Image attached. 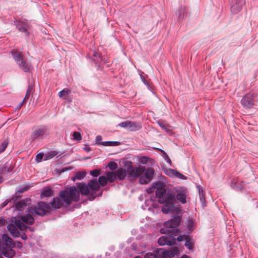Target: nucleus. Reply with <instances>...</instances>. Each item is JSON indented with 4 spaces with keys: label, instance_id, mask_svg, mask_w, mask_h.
Here are the masks:
<instances>
[{
    "label": "nucleus",
    "instance_id": "nucleus-26",
    "mask_svg": "<svg viewBox=\"0 0 258 258\" xmlns=\"http://www.w3.org/2000/svg\"><path fill=\"white\" fill-rule=\"evenodd\" d=\"M165 174L169 176L177 177V171L171 168H163Z\"/></svg>",
    "mask_w": 258,
    "mask_h": 258
},
{
    "label": "nucleus",
    "instance_id": "nucleus-29",
    "mask_svg": "<svg viewBox=\"0 0 258 258\" xmlns=\"http://www.w3.org/2000/svg\"><path fill=\"white\" fill-rule=\"evenodd\" d=\"M120 144L119 142L117 141H105L103 142L102 146H117Z\"/></svg>",
    "mask_w": 258,
    "mask_h": 258
},
{
    "label": "nucleus",
    "instance_id": "nucleus-25",
    "mask_svg": "<svg viewBox=\"0 0 258 258\" xmlns=\"http://www.w3.org/2000/svg\"><path fill=\"white\" fill-rule=\"evenodd\" d=\"M53 194V190L48 187L44 188L41 192V197H48L51 196Z\"/></svg>",
    "mask_w": 258,
    "mask_h": 258
},
{
    "label": "nucleus",
    "instance_id": "nucleus-28",
    "mask_svg": "<svg viewBox=\"0 0 258 258\" xmlns=\"http://www.w3.org/2000/svg\"><path fill=\"white\" fill-rule=\"evenodd\" d=\"M57 152L55 151H52L49 152H47L45 154L44 160H47L50 159L54 157L57 154Z\"/></svg>",
    "mask_w": 258,
    "mask_h": 258
},
{
    "label": "nucleus",
    "instance_id": "nucleus-8",
    "mask_svg": "<svg viewBox=\"0 0 258 258\" xmlns=\"http://www.w3.org/2000/svg\"><path fill=\"white\" fill-rule=\"evenodd\" d=\"M258 100V92L250 90L246 93L241 99V104L245 109L253 108Z\"/></svg>",
    "mask_w": 258,
    "mask_h": 258
},
{
    "label": "nucleus",
    "instance_id": "nucleus-42",
    "mask_svg": "<svg viewBox=\"0 0 258 258\" xmlns=\"http://www.w3.org/2000/svg\"><path fill=\"white\" fill-rule=\"evenodd\" d=\"M149 160V158L148 157L146 156H143L140 158L139 161L141 163L143 164H147Z\"/></svg>",
    "mask_w": 258,
    "mask_h": 258
},
{
    "label": "nucleus",
    "instance_id": "nucleus-13",
    "mask_svg": "<svg viewBox=\"0 0 258 258\" xmlns=\"http://www.w3.org/2000/svg\"><path fill=\"white\" fill-rule=\"evenodd\" d=\"M91 192V200H94L97 196H101L102 194V191L99 194H96L100 188V185L96 179H91L88 183Z\"/></svg>",
    "mask_w": 258,
    "mask_h": 258
},
{
    "label": "nucleus",
    "instance_id": "nucleus-44",
    "mask_svg": "<svg viewBox=\"0 0 258 258\" xmlns=\"http://www.w3.org/2000/svg\"><path fill=\"white\" fill-rule=\"evenodd\" d=\"M45 155H44L43 153H40L38 154L36 157V161L37 162H40L41 161H42V158Z\"/></svg>",
    "mask_w": 258,
    "mask_h": 258
},
{
    "label": "nucleus",
    "instance_id": "nucleus-45",
    "mask_svg": "<svg viewBox=\"0 0 258 258\" xmlns=\"http://www.w3.org/2000/svg\"><path fill=\"white\" fill-rule=\"evenodd\" d=\"M196 187L198 189L199 195H200V194H205L204 190L201 185H200L199 184H197Z\"/></svg>",
    "mask_w": 258,
    "mask_h": 258
},
{
    "label": "nucleus",
    "instance_id": "nucleus-34",
    "mask_svg": "<svg viewBox=\"0 0 258 258\" xmlns=\"http://www.w3.org/2000/svg\"><path fill=\"white\" fill-rule=\"evenodd\" d=\"M131 121H126L119 123L118 126L123 128H126L130 129V126Z\"/></svg>",
    "mask_w": 258,
    "mask_h": 258
},
{
    "label": "nucleus",
    "instance_id": "nucleus-19",
    "mask_svg": "<svg viewBox=\"0 0 258 258\" xmlns=\"http://www.w3.org/2000/svg\"><path fill=\"white\" fill-rule=\"evenodd\" d=\"M15 23L17 28L20 31L25 33L26 36L29 35V32L27 29L28 26L25 23L21 21H16L15 22Z\"/></svg>",
    "mask_w": 258,
    "mask_h": 258
},
{
    "label": "nucleus",
    "instance_id": "nucleus-5",
    "mask_svg": "<svg viewBox=\"0 0 258 258\" xmlns=\"http://www.w3.org/2000/svg\"><path fill=\"white\" fill-rule=\"evenodd\" d=\"M173 214V218L164 223L166 233L168 235L162 236L159 238L158 243L160 245H172L176 244V238L174 236L177 235V212Z\"/></svg>",
    "mask_w": 258,
    "mask_h": 258
},
{
    "label": "nucleus",
    "instance_id": "nucleus-53",
    "mask_svg": "<svg viewBox=\"0 0 258 258\" xmlns=\"http://www.w3.org/2000/svg\"><path fill=\"white\" fill-rule=\"evenodd\" d=\"M84 149L87 152H89L91 151V148L90 147H88V146H86V147H84Z\"/></svg>",
    "mask_w": 258,
    "mask_h": 258
},
{
    "label": "nucleus",
    "instance_id": "nucleus-39",
    "mask_svg": "<svg viewBox=\"0 0 258 258\" xmlns=\"http://www.w3.org/2000/svg\"><path fill=\"white\" fill-rule=\"evenodd\" d=\"M90 174L93 177H97L101 173L100 169H95L90 171Z\"/></svg>",
    "mask_w": 258,
    "mask_h": 258
},
{
    "label": "nucleus",
    "instance_id": "nucleus-17",
    "mask_svg": "<svg viewBox=\"0 0 258 258\" xmlns=\"http://www.w3.org/2000/svg\"><path fill=\"white\" fill-rule=\"evenodd\" d=\"M77 185L79 189V190L77 189L79 194L80 192H81L83 195H89V199L90 200H92L91 192L90 191L89 187L87 184L82 183H77ZM76 189L77 188H76Z\"/></svg>",
    "mask_w": 258,
    "mask_h": 258
},
{
    "label": "nucleus",
    "instance_id": "nucleus-24",
    "mask_svg": "<svg viewBox=\"0 0 258 258\" xmlns=\"http://www.w3.org/2000/svg\"><path fill=\"white\" fill-rule=\"evenodd\" d=\"M142 127V124L140 122H135L131 121L130 126V130L134 132L138 131Z\"/></svg>",
    "mask_w": 258,
    "mask_h": 258
},
{
    "label": "nucleus",
    "instance_id": "nucleus-46",
    "mask_svg": "<svg viewBox=\"0 0 258 258\" xmlns=\"http://www.w3.org/2000/svg\"><path fill=\"white\" fill-rule=\"evenodd\" d=\"M15 244L14 245H13V246L17 247L18 248H22L23 247L22 243L20 241H16L15 242H14Z\"/></svg>",
    "mask_w": 258,
    "mask_h": 258
},
{
    "label": "nucleus",
    "instance_id": "nucleus-33",
    "mask_svg": "<svg viewBox=\"0 0 258 258\" xmlns=\"http://www.w3.org/2000/svg\"><path fill=\"white\" fill-rule=\"evenodd\" d=\"M199 198L202 207L205 208L207 206L205 194H200V195H199Z\"/></svg>",
    "mask_w": 258,
    "mask_h": 258
},
{
    "label": "nucleus",
    "instance_id": "nucleus-16",
    "mask_svg": "<svg viewBox=\"0 0 258 258\" xmlns=\"http://www.w3.org/2000/svg\"><path fill=\"white\" fill-rule=\"evenodd\" d=\"M189 17L188 11L187 8L184 6H181L178 8V27L180 25V21H183L186 23Z\"/></svg>",
    "mask_w": 258,
    "mask_h": 258
},
{
    "label": "nucleus",
    "instance_id": "nucleus-32",
    "mask_svg": "<svg viewBox=\"0 0 258 258\" xmlns=\"http://www.w3.org/2000/svg\"><path fill=\"white\" fill-rule=\"evenodd\" d=\"M107 178L106 177V176H99V178H98V182L99 183V185H105L107 183Z\"/></svg>",
    "mask_w": 258,
    "mask_h": 258
},
{
    "label": "nucleus",
    "instance_id": "nucleus-10",
    "mask_svg": "<svg viewBox=\"0 0 258 258\" xmlns=\"http://www.w3.org/2000/svg\"><path fill=\"white\" fill-rule=\"evenodd\" d=\"M11 53L21 70L25 73L30 72L31 65L24 59L23 56L20 53L13 50Z\"/></svg>",
    "mask_w": 258,
    "mask_h": 258
},
{
    "label": "nucleus",
    "instance_id": "nucleus-54",
    "mask_svg": "<svg viewBox=\"0 0 258 258\" xmlns=\"http://www.w3.org/2000/svg\"><path fill=\"white\" fill-rule=\"evenodd\" d=\"M25 100L24 99H23L22 100V101L19 104V105L18 106V108H21L22 106V104L25 102Z\"/></svg>",
    "mask_w": 258,
    "mask_h": 258
},
{
    "label": "nucleus",
    "instance_id": "nucleus-21",
    "mask_svg": "<svg viewBox=\"0 0 258 258\" xmlns=\"http://www.w3.org/2000/svg\"><path fill=\"white\" fill-rule=\"evenodd\" d=\"M115 173L116 178L119 180H123L126 176L127 170H125L123 168H119L115 172Z\"/></svg>",
    "mask_w": 258,
    "mask_h": 258
},
{
    "label": "nucleus",
    "instance_id": "nucleus-11",
    "mask_svg": "<svg viewBox=\"0 0 258 258\" xmlns=\"http://www.w3.org/2000/svg\"><path fill=\"white\" fill-rule=\"evenodd\" d=\"M48 135V131L46 127L43 126H36L31 135L32 141H38L45 139Z\"/></svg>",
    "mask_w": 258,
    "mask_h": 258
},
{
    "label": "nucleus",
    "instance_id": "nucleus-36",
    "mask_svg": "<svg viewBox=\"0 0 258 258\" xmlns=\"http://www.w3.org/2000/svg\"><path fill=\"white\" fill-rule=\"evenodd\" d=\"M107 167H108L110 170H114L117 169L118 165L116 162L114 161H111L108 163Z\"/></svg>",
    "mask_w": 258,
    "mask_h": 258
},
{
    "label": "nucleus",
    "instance_id": "nucleus-18",
    "mask_svg": "<svg viewBox=\"0 0 258 258\" xmlns=\"http://www.w3.org/2000/svg\"><path fill=\"white\" fill-rule=\"evenodd\" d=\"M243 181L240 182L236 181L234 179L231 180L230 182V186L231 188L236 191H242L243 188Z\"/></svg>",
    "mask_w": 258,
    "mask_h": 258
},
{
    "label": "nucleus",
    "instance_id": "nucleus-38",
    "mask_svg": "<svg viewBox=\"0 0 258 258\" xmlns=\"http://www.w3.org/2000/svg\"><path fill=\"white\" fill-rule=\"evenodd\" d=\"M32 89H33L32 87L29 85L28 86V89H27V90L25 96V97L24 98V99L25 100H26V99L29 98V97H30V95L31 94Z\"/></svg>",
    "mask_w": 258,
    "mask_h": 258
},
{
    "label": "nucleus",
    "instance_id": "nucleus-35",
    "mask_svg": "<svg viewBox=\"0 0 258 258\" xmlns=\"http://www.w3.org/2000/svg\"><path fill=\"white\" fill-rule=\"evenodd\" d=\"M93 61L95 63H98L100 62V61L101 60V57L100 56L99 54L96 52H94L93 53Z\"/></svg>",
    "mask_w": 258,
    "mask_h": 258
},
{
    "label": "nucleus",
    "instance_id": "nucleus-14",
    "mask_svg": "<svg viewBox=\"0 0 258 258\" xmlns=\"http://www.w3.org/2000/svg\"><path fill=\"white\" fill-rule=\"evenodd\" d=\"M245 4V0H232L231 2V11L233 14L239 13Z\"/></svg>",
    "mask_w": 258,
    "mask_h": 258
},
{
    "label": "nucleus",
    "instance_id": "nucleus-50",
    "mask_svg": "<svg viewBox=\"0 0 258 258\" xmlns=\"http://www.w3.org/2000/svg\"><path fill=\"white\" fill-rule=\"evenodd\" d=\"M140 77H141V78L142 79V81L144 83V84H145L147 86H149L148 83L146 81V80L145 79L144 76L143 75H140Z\"/></svg>",
    "mask_w": 258,
    "mask_h": 258
},
{
    "label": "nucleus",
    "instance_id": "nucleus-31",
    "mask_svg": "<svg viewBox=\"0 0 258 258\" xmlns=\"http://www.w3.org/2000/svg\"><path fill=\"white\" fill-rule=\"evenodd\" d=\"M158 150H159L161 151L162 156L165 159V160L169 164V165L170 166H172L171 160L169 158V156H168L166 152L162 149H158Z\"/></svg>",
    "mask_w": 258,
    "mask_h": 258
},
{
    "label": "nucleus",
    "instance_id": "nucleus-56",
    "mask_svg": "<svg viewBox=\"0 0 258 258\" xmlns=\"http://www.w3.org/2000/svg\"><path fill=\"white\" fill-rule=\"evenodd\" d=\"M7 203L6 202H4V203L2 204V207L3 208V207H5V206L7 205Z\"/></svg>",
    "mask_w": 258,
    "mask_h": 258
},
{
    "label": "nucleus",
    "instance_id": "nucleus-2",
    "mask_svg": "<svg viewBox=\"0 0 258 258\" xmlns=\"http://www.w3.org/2000/svg\"><path fill=\"white\" fill-rule=\"evenodd\" d=\"M155 188L156 196L158 202L163 204L162 211L163 213L169 214L177 212V207L174 205L177 195L169 189L164 188L165 184L164 182L158 181L153 184Z\"/></svg>",
    "mask_w": 258,
    "mask_h": 258
},
{
    "label": "nucleus",
    "instance_id": "nucleus-48",
    "mask_svg": "<svg viewBox=\"0 0 258 258\" xmlns=\"http://www.w3.org/2000/svg\"><path fill=\"white\" fill-rule=\"evenodd\" d=\"M187 177L186 176L183 175L181 173L178 171V179L185 180L187 179Z\"/></svg>",
    "mask_w": 258,
    "mask_h": 258
},
{
    "label": "nucleus",
    "instance_id": "nucleus-12",
    "mask_svg": "<svg viewBox=\"0 0 258 258\" xmlns=\"http://www.w3.org/2000/svg\"><path fill=\"white\" fill-rule=\"evenodd\" d=\"M187 187L183 186H178V203L186 204L189 203L190 198Z\"/></svg>",
    "mask_w": 258,
    "mask_h": 258
},
{
    "label": "nucleus",
    "instance_id": "nucleus-37",
    "mask_svg": "<svg viewBox=\"0 0 258 258\" xmlns=\"http://www.w3.org/2000/svg\"><path fill=\"white\" fill-rule=\"evenodd\" d=\"M183 248V247L181 245V244L178 243V255L179 254V253L182 251V249ZM178 258H191L190 256L186 254H182L180 257H178Z\"/></svg>",
    "mask_w": 258,
    "mask_h": 258
},
{
    "label": "nucleus",
    "instance_id": "nucleus-57",
    "mask_svg": "<svg viewBox=\"0 0 258 258\" xmlns=\"http://www.w3.org/2000/svg\"><path fill=\"white\" fill-rule=\"evenodd\" d=\"M134 258H142V257L141 256H136V257H135Z\"/></svg>",
    "mask_w": 258,
    "mask_h": 258
},
{
    "label": "nucleus",
    "instance_id": "nucleus-3",
    "mask_svg": "<svg viewBox=\"0 0 258 258\" xmlns=\"http://www.w3.org/2000/svg\"><path fill=\"white\" fill-rule=\"evenodd\" d=\"M124 166L127 168V178L130 181H133L137 178H139V182L141 184H146L149 183L155 174L153 168H146L145 166H139L135 168L133 166L132 162L127 161L124 163Z\"/></svg>",
    "mask_w": 258,
    "mask_h": 258
},
{
    "label": "nucleus",
    "instance_id": "nucleus-40",
    "mask_svg": "<svg viewBox=\"0 0 258 258\" xmlns=\"http://www.w3.org/2000/svg\"><path fill=\"white\" fill-rule=\"evenodd\" d=\"M73 138L77 141H80L82 139L81 134L78 132H74L73 133Z\"/></svg>",
    "mask_w": 258,
    "mask_h": 258
},
{
    "label": "nucleus",
    "instance_id": "nucleus-4",
    "mask_svg": "<svg viewBox=\"0 0 258 258\" xmlns=\"http://www.w3.org/2000/svg\"><path fill=\"white\" fill-rule=\"evenodd\" d=\"M197 227L196 220L189 216L187 211H185L182 206L178 204V237L186 238L192 234Z\"/></svg>",
    "mask_w": 258,
    "mask_h": 258
},
{
    "label": "nucleus",
    "instance_id": "nucleus-15",
    "mask_svg": "<svg viewBox=\"0 0 258 258\" xmlns=\"http://www.w3.org/2000/svg\"><path fill=\"white\" fill-rule=\"evenodd\" d=\"M182 241H184V245L189 251L194 252L195 241L192 234L188 235L185 238L182 237L179 240H178V242Z\"/></svg>",
    "mask_w": 258,
    "mask_h": 258
},
{
    "label": "nucleus",
    "instance_id": "nucleus-20",
    "mask_svg": "<svg viewBox=\"0 0 258 258\" xmlns=\"http://www.w3.org/2000/svg\"><path fill=\"white\" fill-rule=\"evenodd\" d=\"M30 203V200L26 198L16 204V209L18 211H23L25 207Z\"/></svg>",
    "mask_w": 258,
    "mask_h": 258
},
{
    "label": "nucleus",
    "instance_id": "nucleus-51",
    "mask_svg": "<svg viewBox=\"0 0 258 258\" xmlns=\"http://www.w3.org/2000/svg\"><path fill=\"white\" fill-rule=\"evenodd\" d=\"M6 223V220L3 217H0V226L4 225Z\"/></svg>",
    "mask_w": 258,
    "mask_h": 258
},
{
    "label": "nucleus",
    "instance_id": "nucleus-22",
    "mask_svg": "<svg viewBox=\"0 0 258 258\" xmlns=\"http://www.w3.org/2000/svg\"><path fill=\"white\" fill-rule=\"evenodd\" d=\"M71 92V90L69 89H63L58 93V96L69 101H72V98L68 97L69 94H70Z\"/></svg>",
    "mask_w": 258,
    "mask_h": 258
},
{
    "label": "nucleus",
    "instance_id": "nucleus-23",
    "mask_svg": "<svg viewBox=\"0 0 258 258\" xmlns=\"http://www.w3.org/2000/svg\"><path fill=\"white\" fill-rule=\"evenodd\" d=\"M13 168L6 163L3 165H0V175L5 174L11 172Z\"/></svg>",
    "mask_w": 258,
    "mask_h": 258
},
{
    "label": "nucleus",
    "instance_id": "nucleus-43",
    "mask_svg": "<svg viewBox=\"0 0 258 258\" xmlns=\"http://www.w3.org/2000/svg\"><path fill=\"white\" fill-rule=\"evenodd\" d=\"M102 137L100 135L97 136L95 139L96 144L98 145H101L103 142H101Z\"/></svg>",
    "mask_w": 258,
    "mask_h": 258
},
{
    "label": "nucleus",
    "instance_id": "nucleus-9",
    "mask_svg": "<svg viewBox=\"0 0 258 258\" xmlns=\"http://www.w3.org/2000/svg\"><path fill=\"white\" fill-rule=\"evenodd\" d=\"M2 240L5 242V246L1 249L2 253L8 258L13 257L16 254L15 251L12 248L14 245L11 238L7 234H4L2 237Z\"/></svg>",
    "mask_w": 258,
    "mask_h": 258
},
{
    "label": "nucleus",
    "instance_id": "nucleus-49",
    "mask_svg": "<svg viewBox=\"0 0 258 258\" xmlns=\"http://www.w3.org/2000/svg\"><path fill=\"white\" fill-rule=\"evenodd\" d=\"M28 189H29L28 187L25 186V187L20 188L18 191L20 193H23V192H25V191H27Z\"/></svg>",
    "mask_w": 258,
    "mask_h": 258
},
{
    "label": "nucleus",
    "instance_id": "nucleus-27",
    "mask_svg": "<svg viewBox=\"0 0 258 258\" xmlns=\"http://www.w3.org/2000/svg\"><path fill=\"white\" fill-rule=\"evenodd\" d=\"M106 177L110 182H114L116 179L115 172L108 171L106 173Z\"/></svg>",
    "mask_w": 258,
    "mask_h": 258
},
{
    "label": "nucleus",
    "instance_id": "nucleus-55",
    "mask_svg": "<svg viewBox=\"0 0 258 258\" xmlns=\"http://www.w3.org/2000/svg\"><path fill=\"white\" fill-rule=\"evenodd\" d=\"M4 181L3 177H2V175H0V184L2 183Z\"/></svg>",
    "mask_w": 258,
    "mask_h": 258
},
{
    "label": "nucleus",
    "instance_id": "nucleus-41",
    "mask_svg": "<svg viewBox=\"0 0 258 258\" xmlns=\"http://www.w3.org/2000/svg\"><path fill=\"white\" fill-rule=\"evenodd\" d=\"M8 145V141H4L0 147V153L4 152L7 148Z\"/></svg>",
    "mask_w": 258,
    "mask_h": 258
},
{
    "label": "nucleus",
    "instance_id": "nucleus-6",
    "mask_svg": "<svg viewBox=\"0 0 258 258\" xmlns=\"http://www.w3.org/2000/svg\"><path fill=\"white\" fill-rule=\"evenodd\" d=\"M26 224L22 221L19 216L17 218H12V223L8 225L7 228L13 236L20 237L22 239L26 240L27 239L26 234L23 232H20L19 230L22 231L29 228V226Z\"/></svg>",
    "mask_w": 258,
    "mask_h": 258
},
{
    "label": "nucleus",
    "instance_id": "nucleus-7",
    "mask_svg": "<svg viewBox=\"0 0 258 258\" xmlns=\"http://www.w3.org/2000/svg\"><path fill=\"white\" fill-rule=\"evenodd\" d=\"M177 254V247H174L172 250H167L164 248H156L153 252L147 253L144 258H165L172 257Z\"/></svg>",
    "mask_w": 258,
    "mask_h": 258
},
{
    "label": "nucleus",
    "instance_id": "nucleus-1",
    "mask_svg": "<svg viewBox=\"0 0 258 258\" xmlns=\"http://www.w3.org/2000/svg\"><path fill=\"white\" fill-rule=\"evenodd\" d=\"M79 200V194L75 186L66 187L60 191L57 197L53 198L51 202L46 204L43 202L38 203L36 206L29 208L28 214L25 216H20V218L25 224L32 225L34 219L31 215L44 216L51 208L56 209L62 207L65 204L67 206L71 204L72 202Z\"/></svg>",
    "mask_w": 258,
    "mask_h": 258
},
{
    "label": "nucleus",
    "instance_id": "nucleus-30",
    "mask_svg": "<svg viewBox=\"0 0 258 258\" xmlns=\"http://www.w3.org/2000/svg\"><path fill=\"white\" fill-rule=\"evenodd\" d=\"M86 175L85 172H78L75 176L72 178V180L75 181L76 179H82L85 177Z\"/></svg>",
    "mask_w": 258,
    "mask_h": 258
},
{
    "label": "nucleus",
    "instance_id": "nucleus-47",
    "mask_svg": "<svg viewBox=\"0 0 258 258\" xmlns=\"http://www.w3.org/2000/svg\"><path fill=\"white\" fill-rule=\"evenodd\" d=\"M155 190V188L154 187L153 185H152L151 187H150L146 189V191L148 194L152 193L154 192Z\"/></svg>",
    "mask_w": 258,
    "mask_h": 258
},
{
    "label": "nucleus",
    "instance_id": "nucleus-52",
    "mask_svg": "<svg viewBox=\"0 0 258 258\" xmlns=\"http://www.w3.org/2000/svg\"><path fill=\"white\" fill-rule=\"evenodd\" d=\"M158 123L159 126L163 130H165L166 128L165 125L163 123L159 121Z\"/></svg>",
    "mask_w": 258,
    "mask_h": 258
}]
</instances>
